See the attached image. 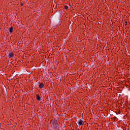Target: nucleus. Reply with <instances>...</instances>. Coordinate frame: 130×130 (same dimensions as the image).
<instances>
[{
    "instance_id": "nucleus-2",
    "label": "nucleus",
    "mask_w": 130,
    "mask_h": 130,
    "mask_svg": "<svg viewBox=\"0 0 130 130\" xmlns=\"http://www.w3.org/2000/svg\"><path fill=\"white\" fill-rule=\"evenodd\" d=\"M78 124L80 126V125H83L84 124V121H79L78 122Z\"/></svg>"
},
{
    "instance_id": "nucleus-12",
    "label": "nucleus",
    "mask_w": 130,
    "mask_h": 130,
    "mask_svg": "<svg viewBox=\"0 0 130 130\" xmlns=\"http://www.w3.org/2000/svg\"><path fill=\"white\" fill-rule=\"evenodd\" d=\"M52 83V84L53 83H54V82H51Z\"/></svg>"
},
{
    "instance_id": "nucleus-5",
    "label": "nucleus",
    "mask_w": 130,
    "mask_h": 130,
    "mask_svg": "<svg viewBox=\"0 0 130 130\" xmlns=\"http://www.w3.org/2000/svg\"><path fill=\"white\" fill-rule=\"evenodd\" d=\"M44 86V84L43 83H41L39 85V87L41 88H43Z\"/></svg>"
},
{
    "instance_id": "nucleus-1",
    "label": "nucleus",
    "mask_w": 130,
    "mask_h": 130,
    "mask_svg": "<svg viewBox=\"0 0 130 130\" xmlns=\"http://www.w3.org/2000/svg\"><path fill=\"white\" fill-rule=\"evenodd\" d=\"M50 126L52 129H54V128H58L59 127V125L58 124V122H57V120L56 119H51L50 121Z\"/></svg>"
},
{
    "instance_id": "nucleus-11",
    "label": "nucleus",
    "mask_w": 130,
    "mask_h": 130,
    "mask_svg": "<svg viewBox=\"0 0 130 130\" xmlns=\"http://www.w3.org/2000/svg\"><path fill=\"white\" fill-rule=\"evenodd\" d=\"M125 23H126H126H127V22L126 21Z\"/></svg>"
},
{
    "instance_id": "nucleus-4",
    "label": "nucleus",
    "mask_w": 130,
    "mask_h": 130,
    "mask_svg": "<svg viewBox=\"0 0 130 130\" xmlns=\"http://www.w3.org/2000/svg\"><path fill=\"white\" fill-rule=\"evenodd\" d=\"M36 96H37V100H38L39 101H41V98L40 97V96H39V95H38V94H36Z\"/></svg>"
},
{
    "instance_id": "nucleus-9",
    "label": "nucleus",
    "mask_w": 130,
    "mask_h": 130,
    "mask_svg": "<svg viewBox=\"0 0 130 130\" xmlns=\"http://www.w3.org/2000/svg\"><path fill=\"white\" fill-rule=\"evenodd\" d=\"M9 125H11V124H12V123H9Z\"/></svg>"
},
{
    "instance_id": "nucleus-7",
    "label": "nucleus",
    "mask_w": 130,
    "mask_h": 130,
    "mask_svg": "<svg viewBox=\"0 0 130 130\" xmlns=\"http://www.w3.org/2000/svg\"><path fill=\"white\" fill-rule=\"evenodd\" d=\"M64 9H65V10H68V9H69V7L64 6Z\"/></svg>"
},
{
    "instance_id": "nucleus-10",
    "label": "nucleus",
    "mask_w": 130,
    "mask_h": 130,
    "mask_svg": "<svg viewBox=\"0 0 130 130\" xmlns=\"http://www.w3.org/2000/svg\"><path fill=\"white\" fill-rule=\"evenodd\" d=\"M21 6H23V4H21Z\"/></svg>"
},
{
    "instance_id": "nucleus-6",
    "label": "nucleus",
    "mask_w": 130,
    "mask_h": 130,
    "mask_svg": "<svg viewBox=\"0 0 130 130\" xmlns=\"http://www.w3.org/2000/svg\"><path fill=\"white\" fill-rule=\"evenodd\" d=\"M9 32L12 33L13 32V27H9Z\"/></svg>"
},
{
    "instance_id": "nucleus-8",
    "label": "nucleus",
    "mask_w": 130,
    "mask_h": 130,
    "mask_svg": "<svg viewBox=\"0 0 130 130\" xmlns=\"http://www.w3.org/2000/svg\"><path fill=\"white\" fill-rule=\"evenodd\" d=\"M128 83H129V87H130V82H128Z\"/></svg>"
},
{
    "instance_id": "nucleus-3",
    "label": "nucleus",
    "mask_w": 130,
    "mask_h": 130,
    "mask_svg": "<svg viewBox=\"0 0 130 130\" xmlns=\"http://www.w3.org/2000/svg\"><path fill=\"white\" fill-rule=\"evenodd\" d=\"M9 56L10 58H11L12 57H14V53H9Z\"/></svg>"
}]
</instances>
